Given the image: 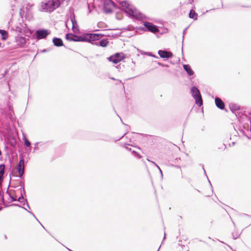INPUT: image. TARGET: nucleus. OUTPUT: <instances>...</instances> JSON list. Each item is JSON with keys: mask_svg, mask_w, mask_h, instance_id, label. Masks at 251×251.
Here are the masks:
<instances>
[{"mask_svg": "<svg viewBox=\"0 0 251 251\" xmlns=\"http://www.w3.org/2000/svg\"><path fill=\"white\" fill-rule=\"evenodd\" d=\"M61 5L59 0H44L39 5L38 10L42 12L50 13L58 8Z\"/></svg>", "mask_w": 251, "mask_h": 251, "instance_id": "f257e3e1", "label": "nucleus"}, {"mask_svg": "<svg viewBox=\"0 0 251 251\" xmlns=\"http://www.w3.org/2000/svg\"><path fill=\"white\" fill-rule=\"evenodd\" d=\"M120 6L123 10L127 14V15L131 17L134 18L136 19H144L146 18V16L137 10L136 9L130 5L126 1H123L120 3Z\"/></svg>", "mask_w": 251, "mask_h": 251, "instance_id": "f03ea898", "label": "nucleus"}, {"mask_svg": "<svg viewBox=\"0 0 251 251\" xmlns=\"http://www.w3.org/2000/svg\"><path fill=\"white\" fill-rule=\"evenodd\" d=\"M191 93L193 98L195 99L196 104L199 106L202 105L203 101L200 90L196 86H193L191 89Z\"/></svg>", "mask_w": 251, "mask_h": 251, "instance_id": "7ed1b4c3", "label": "nucleus"}, {"mask_svg": "<svg viewBox=\"0 0 251 251\" xmlns=\"http://www.w3.org/2000/svg\"><path fill=\"white\" fill-rule=\"evenodd\" d=\"M240 123L242 125L243 128L249 131V126L251 130V118L246 115L242 114L238 117Z\"/></svg>", "mask_w": 251, "mask_h": 251, "instance_id": "20e7f679", "label": "nucleus"}, {"mask_svg": "<svg viewBox=\"0 0 251 251\" xmlns=\"http://www.w3.org/2000/svg\"><path fill=\"white\" fill-rule=\"evenodd\" d=\"M66 39L67 40L74 42H85L87 40V37L77 36L72 33H67L66 35Z\"/></svg>", "mask_w": 251, "mask_h": 251, "instance_id": "39448f33", "label": "nucleus"}, {"mask_svg": "<svg viewBox=\"0 0 251 251\" xmlns=\"http://www.w3.org/2000/svg\"><path fill=\"white\" fill-rule=\"evenodd\" d=\"M116 4L112 0H105L103 3V10L105 13L109 14L112 12V7H115Z\"/></svg>", "mask_w": 251, "mask_h": 251, "instance_id": "423d86ee", "label": "nucleus"}, {"mask_svg": "<svg viewBox=\"0 0 251 251\" xmlns=\"http://www.w3.org/2000/svg\"><path fill=\"white\" fill-rule=\"evenodd\" d=\"M14 48H23L26 43L25 39L23 36H16L14 41Z\"/></svg>", "mask_w": 251, "mask_h": 251, "instance_id": "0eeeda50", "label": "nucleus"}, {"mask_svg": "<svg viewBox=\"0 0 251 251\" xmlns=\"http://www.w3.org/2000/svg\"><path fill=\"white\" fill-rule=\"evenodd\" d=\"M143 24L145 26L147 30L155 33L158 32L159 30L158 26L149 22H143Z\"/></svg>", "mask_w": 251, "mask_h": 251, "instance_id": "6e6552de", "label": "nucleus"}, {"mask_svg": "<svg viewBox=\"0 0 251 251\" xmlns=\"http://www.w3.org/2000/svg\"><path fill=\"white\" fill-rule=\"evenodd\" d=\"M103 34L99 33H90L88 34L87 40L85 42L91 43H95L98 42L97 41L100 39L103 36Z\"/></svg>", "mask_w": 251, "mask_h": 251, "instance_id": "1a4fd4ad", "label": "nucleus"}, {"mask_svg": "<svg viewBox=\"0 0 251 251\" xmlns=\"http://www.w3.org/2000/svg\"><path fill=\"white\" fill-rule=\"evenodd\" d=\"M50 32L46 29H39L36 31L35 36L37 39H45L48 35H49Z\"/></svg>", "mask_w": 251, "mask_h": 251, "instance_id": "9d476101", "label": "nucleus"}, {"mask_svg": "<svg viewBox=\"0 0 251 251\" xmlns=\"http://www.w3.org/2000/svg\"><path fill=\"white\" fill-rule=\"evenodd\" d=\"M124 59L123 54L122 53H116L108 58L109 61L114 64H117Z\"/></svg>", "mask_w": 251, "mask_h": 251, "instance_id": "9b49d317", "label": "nucleus"}, {"mask_svg": "<svg viewBox=\"0 0 251 251\" xmlns=\"http://www.w3.org/2000/svg\"><path fill=\"white\" fill-rule=\"evenodd\" d=\"M18 171L19 177L22 178L25 173V160L23 157L20 158L19 160Z\"/></svg>", "mask_w": 251, "mask_h": 251, "instance_id": "f8f14e48", "label": "nucleus"}, {"mask_svg": "<svg viewBox=\"0 0 251 251\" xmlns=\"http://www.w3.org/2000/svg\"><path fill=\"white\" fill-rule=\"evenodd\" d=\"M158 54L161 58L166 59L171 58L173 55L172 52L165 50H159Z\"/></svg>", "mask_w": 251, "mask_h": 251, "instance_id": "ddd939ff", "label": "nucleus"}, {"mask_svg": "<svg viewBox=\"0 0 251 251\" xmlns=\"http://www.w3.org/2000/svg\"><path fill=\"white\" fill-rule=\"evenodd\" d=\"M71 21L72 23V30L74 33H77L78 31V27L77 24V21L75 19L74 14L71 15Z\"/></svg>", "mask_w": 251, "mask_h": 251, "instance_id": "4468645a", "label": "nucleus"}, {"mask_svg": "<svg viewBox=\"0 0 251 251\" xmlns=\"http://www.w3.org/2000/svg\"><path fill=\"white\" fill-rule=\"evenodd\" d=\"M215 102L216 106L220 109H224L225 107V105L223 100L219 98H215Z\"/></svg>", "mask_w": 251, "mask_h": 251, "instance_id": "2eb2a0df", "label": "nucleus"}, {"mask_svg": "<svg viewBox=\"0 0 251 251\" xmlns=\"http://www.w3.org/2000/svg\"><path fill=\"white\" fill-rule=\"evenodd\" d=\"M52 42L54 46L59 47L63 46L62 40L60 38L54 37L52 39Z\"/></svg>", "mask_w": 251, "mask_h": 251, "instance_id": "dca6fc26", "label": "nucleus"}, {"mask_svg": "<svg viewBox=\"0 0 251 251\" xmlns=\"http://www.w3.org/2000/svg\"><path fill=\"white\" fill-rule=\"evenodd\" d=\"M108 43V40L107 39H104L98 42H95V43H93L92 44L96 46H100L102 47H105L107 46Z\"/></svg>", "mask_w": 251, "mask_h": 251, "instance_id": "f3484780", "label": "nucleus"}, {"mask_svg": "<svg viewBox=\"0 0 251 251\" xmlns=\"http://www.w3.org/2000/svg\"><path fill=\"white\" fill-rule=\"evenodd\" d=\"M184 70L189 75H192L194 74V72L192 69L191 66L189 64H184L183 65Z\"/></svg>", "mask_w": 251, "mask_h": 251, "instance_id": "a211bd4d", "label": "nucleus"}, {"mask_svg": "<svg viewBox=\"0 0 251 251\" xmlns=\"http://www.w3.org/2000/svg\"><path fill=\"white\" fill-rule=\"evenodd\" d=\"M189 17L190 18L193 19L194 20H196L197 19L198 14L194 10L191 9L190 11Z\"/></svg>", "mask_w": 251, "mask_h": 251, "instance_id": "6ab92c4d", "label": "nucleus"}, {"mask_svg": "<svg viewBox=\"0 0 251 251\" xmlns=\"http://www.w3.org/2000/svg\"><path fill=\"white\" fill-rule=\"evenodd\" d=\"M0 34L3 40H5L8 38V32L6 30L0 29Z\"/></svg>", "mask_w": 251, "mask_h": 251, "instance_id": "aec40b11", "label": "nucleus"}, {"mask_svg": "<svg viewBox=\"0 0 251 251\" xmlns=\"http://www.w3.org/2000/svg\"><path fill=\"white\" fill-rule=\"evenodd\" d=\"M229 108L232 112L237 111L240 109L239 106L235 103H230Z\"/></svg>", "mask_w": 251, "mask_h": 251, "instance_id": "412c9836", "label": "nucleus"}, {"mask_svg": "<svg viewBox=\"0 0 251 251\" xmlns=\"http://www.w3.org/2000/svg\"><path fill=\"white\" fill-rule=\"evenodd\" d=\"M8 109H9V112L7 114V115L8 117L11 120H12L13 118V116L14 114V111H13V108L11 107V106H8Z\"/></svg>", "mask_w": 251, "mask_h": 251, "instance_id": "4be33fe9", "label": "nucleus"}, {"mask_svg": "<svg viewBox=\"0 0 251 251\" xmlns=\"http://www.w3.org/2000/svg\"><path fill=\"white\" fill-rule=\"evenodd\" d=\"M23 141L24 142V145L27 147H30L31 143L26 138L25 136L23 137Z\"/></svg>", "mask_w": 251, "mask_h": 251, "instance_id": "5701e85b", "label": "nucleus"}, {"mask_svg": "<svg viewBox=\"0 0 251 251\" xmlns=\"http://www.w3.org/2000/svg\"><path fill=\"white\" fill-rule=\"evenodd\" d=\"M12 29L19 33H21L23 32V29L19 26H16L15 27L12 28Z\"/></svg>", "mask_w": 251, "mask_h": 251, "instance_id": "b1692460", "label": "nucleus"}, {"mask_svg": "<svg viewBox=\"0 0 251 251\" xmlns=\"http://www.w3.org/2000/svg\"><path fill=\"white\" fill-rule=\"evenodd\" d=\"M100 139L109 142L110 141V138L109 137L106 135H103L101 138H100Z\"/></svg>", "mask_w": 251, "mask_h": 251, "instance_id": "393cba45", "label": "nucleus"}, {"mask_svg": "<svg viewBox=\"0 0 251 251\" xmlns=\"http://www.w3.org/2000/svg\"><path fill=\"white\" fill-rule=\"evenodd\" d=\"M240 235V233H239L238 232H234L232 233V236L234 239H236L238 238L239 237Z\"/></svg>", "mask_w": 251, "mask_h": 251, "instance_id": "a878e982", "label": "nucleus"}, {"mask_svg": "<svg viewBox=\"0 0 251 251\" xmlns=\"http://www.w3.org/2000/svg\"><path fill=\"white\" fill-rule=\"evenodd\" d=\"M18 201L21 203H23V201H27L26 199H24L23 194H21V195L19 197Z\"/></svg>", "mask_w": 251, "mask_h": 251, "instance_id": "bb28decb", "label": "nucleus"}, {"mask_svg": "<svg viewBox=\"0 0 251 251\" xmlns=\"http://www.w3.org/2000/svg\"><path fill=\"white\" fill-rule=\"evenodd\" d=\"M132 153L133 154V155H134L135 157H137L138 158H141L142 157V156L135 151H132Z\"/></svg>", "mask_w": 251, "mask_h": 251, "instance_id": "cd10ccee", "label": "nucleus"}, {"mask_svg": "<svg viewBox=\"0 0 251 251\" xmlns=\"http://www.w3.org/2000/svg\"><path fill=\"white\" fill-rule=\"evenodd\" d=\"M152 163L158 168V169H159V172L160 173V174H161V177L162 178L163 177V173H162V172L161 170V169L160 168V167L154 162H152Z\"/></svg>", "mask_w": 251, "mask_h": 251, "instance_id": "c85d7f7f", "label": "nucleus"}, {"mask_svg": "<svg viewBox=\"0 0 251 251\" xmlns=\"http://www.w3.org/2000/svg\"><path fill=\"white\" fill-rule=\"evenodd\" d=\"M39 142H37L34 144V151L36 150H37L38 149V145L39 144Z\"/></svg>", "mask_w": 251, "mask_h": 251, "instance_id": "c756f323", "label": "nucleus"}, {"mask_svg": "<svg viewBox=\"0 0 251 251\" xmlns=\"http://www.w3.org/2000/svg\"><path fill=\"white\" fill-rule=\"evenodd\" d=\"M187 28H188V27H186V28H185L183 30V31L182 42H183V40H184V34L185 33V32H186V30H187Z\"/></svg>", "mask_w": 251, "mask_h": 251, "instance_id": "7c9ffc66", "label": "nucleus"}, {"mask_svg": "<svg viewBox=\"0 0 251 251\" xmlns=\"http://www.w3.org/2000/svg\"><path fill=\"white\" fill-rule=\"evenodd\" d=\"M147 54L148 55H149V56H152V57H155V58H158V56H155V55H152V53H151V52H147Z\"/></svg>", "mask_w": 251, "mask_h": 251, "instance_id": "2f4dec72", "label": "nucleus"}, {"mask_svg": "<svg viewBox=\"0 0 251 251\" xmlns=\"http://www.w3.org/2000/svg\"><path fill=\"white\" fill-rule=\"evenodd\" d=\"M29 213H30L31 215L33 216V217H34L37 220H38V219L36 218V216H35V215L33 213H32V212L31 211H29L28 210H26Z\"/></svg>", "mask_w": 251, "mask_h": 251, "instance_id": "473e14b6", "label": "nucleus"}, {"mask_svg": "<svg viewBox=\"0 0 251 251\" xmlns=\"http://www.w3.org/2000/svg\"><path fill=\"white\" fill-rule=\"evenodd\" d=\"M13 205L14 206H18L19 207H21V208H22L23 209H24L25 210H27V209L25 208V207H22L21 206V205H20L19 204H13Z\"/></svg>", "mask_w": 251, "mask_h": 251, "instance_id": "72a5a7b5", "label": "nucleus"}, {"mask_svg": "<svg viewBox=\"0 0 251 251\" xmlns=\"http://www.w3.org/2000/svg\"><path fill=\"white\" fill-rule=\"evenodd\" d=\"M22 189H23V191H22L21 194H23V195H25V188H24V185L22 186Z\"/></svg>", "mask_w": 251, "mask_h": 251, "instance_id": "f704fd0d", "label": "nucleus"}, {"mask_svg": "<svg viewBox=\"0 0 251 251\" xmlns=\"http://www.w3.org/2000/svg\"><path fill=\"white\" fill-rule=\"evenodd\" d=\"M239 131H240L241 132H242V133L243 134V135H244L245 136H246L249 138V137H248L246 135V134H245V131L243 130V129H239Z\"/></svg>", "mask_w": 251, "mask_h": 251, "instance_id": "c9c22d12", "label": "nucleus"}, {"mask_svg": "<svg viewBox=\"0 0 251 251\" xmlns=\"http://www.w3.org/2000/svg\"><path fill=\"white\" fill-rule=\"evenodd\" d=\"M166 233L164 232V237H163V241H162L161 245L163 244L164 240L166 239Z\"/></svg>", "mask_w": 251, "mask_h": 251, "instance_id": "e433bc0d", "label": "nucleus"}, {"mask_svg": "<svg viewBox=\"0 0 251 251\" xmlns=\"http://www.w3.org/2000/svg\"><path fill=\"white\" fill-rule=\"evenodd\" d=\"M158 65H159V66H161L162 67H164L165 66V64L162 63H160V62H158L157 63Z\"/></svg>", "mask_w": 251, "mask_h": 251, "instance_id": "4c0bfd02", "label": "nucleus"}, {"mask_svg": "<svg viewBox=\"0 0 251 251\" xmlns=\"http://www.w3.org/2000/svg\"><path fill=\"white\" fill-rule=\"evenodd\" d=\"M10 198L11 199L12 201H16V199L14 198L13 197H12V196H11L10 195Z\"/></svg>", "mask_w": 251, "mask_h": 251, "instance_id": "58836bf2", "label": "nucleus"}, {"mask_svg": "<svg viewBox=\"0 0 251 251\" xmlns=\"http://www.w3.org/2000/svg\"><path fill=\"white\" fill-rule=\"evenodd\" d=\"M11 144L12 146H14L16 144V141H14V142H11Z\"/></svg>", "mask_w": 251, "mask_h": 251, "instance_id": "ea45409f", "label": "nucleus"}, {"mask_svg": "<svg viewBox=\"0 0 251 251\" xmlns=\"http://www.w3.org/2000/svg\"><path fill=\"white\" fill-rule=\"evenodd\" d=\"M125 147L127 150H128V151H131L132 152V151H131V148H128L127 147H126V146H125Z\"/></svg>", "mask_w": 251, "mask_h": 251, "instance_id": "a19ab883", "label": "nucleus"}, {"mask_svg": "<svg viewBox=\"0 0 251 251\" xmlns=\"http://www.w3.org/2000/svg\"><path fill=\"white\" fill-rule=\"evenodd\" d=\"M26 206H27V208H28L30 209L29 205V204H28V202H27V201H26Z\"/></svg>", "mask_w": 251, "mask_h": 251, "instance_id": "79ce46f5", "label": "nucleus"}, {"mask_svg": "<svg viewBox=\"0 0 251 251\" xmlns=\"http://www.w3.org/2000/svg\"><path fill=\"white\" fill-rule=\"evenodd\" d=\"M129 128V127L128 126L126 125V129L128 130Z\"/></svg>", "mask_w": 251, "mask_h": 251, "instance_id": "37998d69", "label": "nucleus"}, {"mask_svg": "<svg viewBox=\"0 0 251 251\" xmlns=\"http://www.w3.org/2000/svg\"><path fill=\"white\" fill-rule=\"evenodd\" d=\"M25 202H26L25 201H23V203H22L23 205H25Z\"/></svg>", "mask_w": 251, "mask_h": 251, "instance_id": "c03bdc74", "label": "nucleus"}, {"mask_svg": "<svg viewBox=\"0 0 251 251\" xmlns=\"http://www.w3.org/2000/svg\"><path fill=\"white\" fill-rule=\"evenodd\" d=\"M126 134V133H124V134L119 139V140L122 138Z\"/></svg>", "mask_w": 251, "mask_h": 251, "instance_id": "a18cd8bd", "label": "nucleus"}, {"mask_svg": "<svg viewBox=\"0 0 251 251\" xmlns=\"http://www.w3.org/2000/svg\"><path fill=\"white\" fill-rule=\"evenodd\" d=\"M192 2H191V0H188V3H191H191H192Z\"/></svg>", "mask_w": 251, "mask_h": 251, "instance_id": "49530a36", "label": "nucleus"}, {"mask_svg": "<svg viewBox=\"0 0 251 251\" xmlns=\"http://www.w3.org/2000/svg\"><path fill=\"white\" fill-rule=\"evenodd\" d=\"M139 29H142V30H145V29H144V27H141V28H140Z\"/></svg>", "mask_w": 251, "mask_h": 251, "instance_id": "de8ad7c7", "label": "nucleus"}, {"mask_svg": "<svg viewBox=\"0 0 251 251\" xmlns=\"http://www.w3.org/2000/svg\"><path fill=\"white\" fill-rule=\"evenodd\" d=\"M2 202H3V205H5V202H4V201H3V199H2Z\"/></svg>", "mask_w": 251, "mask_h": 251, "instance_id": "09e8293b", "label": "nucleus"}, {"mask_svg": "<svg viewBox=\"0 0 251 251\" xmlns=\"http://www.w3.org/2000/svg\"><path fill=\"white\" fill-rule=\"evenodd\" d=\"M88 8H89V9H90L89 6H88ZM89 12H90H90H91V10H89Z\"/></svg>", "mask_w": 251, "mask_h": 251, "instance_id": "8fccbe9b", "label": "nucleus"}, {"mask_svg": "<svg viewBox=\"0 0 251 251\" xmlns=\"http://www.w3.org/2000/svg\"><path fill=\"white\" fill-rule=\"evenodd\" d=\"M203 170H204V172L205 174H206V172L205 171L204 169V168H203ZM205 175L206 176V175Z\"/></svg>", "mask_w": 251, "mask_h": 251, "instance_id": "3c124183", "label": "nucleus"}, {"mask_svg": "<svg viewBox=\"0 0 251 251\" xmlns=\"http://www.w3.org/2000/svg\"><path fill=\"white\" fill-rule=\"evenodd\" d=\"M208 181H209V184H210V185H211V186H212V185H211V183H210V181L209 180H208Z\"/></svg>", "mask_w": 251, "mask_h": 251, "instance_id": "603ef678", "label": "nucleus"}, {"mask_svg": "<svg viewBox=\"0 0 251 251\" xmlns=\"http://www.w3.org/2000/svg\"><path fill=\"white\" fill-rule=\"evenodd\" d=\"M40 225L41 226H43V227L45 228V227L43 226V225H42V224L41 223H40Z\"/></svg>", "mask_w": 251, "mask_h": 251, "instance_id": "864d4df0", "label": "nucleus"}, {"mask_svg": "<svg viewBox=\"0 0 251 251\" xmlns=\"http://www.w3.org/2000/svg\"><path fill=\"white\" fill-rule=\"evenodd\" d=\"M40 225L41 226H43V227L45 228V227L43 226V225H42V224L41 223H40Z\"/></svg>", "mask_w": 251, "mask_h": 251, "instance_id": "5fc2aeb1", "label": "nucleus"}, {"mask_svg": "<svg viewBox=\"0 0 251 251\" xmlns=\"http://www.w3.org/2000/svg\"><path fill=\"white\" fill-rule=\"evenodd\" d=\"M40 225L41 226H43V227L45 228V227L43 226V225H42V224L41 223H40Z\"/></svg>", "mask_w": 251, "mask_h": 251, "instance_id": "6e6d98bb", "label": "nucleus"}, {"mask_svg": "<svg viewBox=\"0 0 251 251\" xmlns=\"http://www.w3.org/2000/svg\"><path fill=\"white\" fill-rule=\"evenodd\" d=\"M40 225L41 226H43V227L45 228V227L43 226V225H42V224L41 223H40Z\"/></svg>", "mask_w": 251, "mask_h": 251, "instance_id": "4d7b16f0", "label": "nucleus"}, {"mask_svg": "<svg viewBox=\"0 0 251 251\" xmlns=\"http://www.w3.org/2000/svg\"><path fill=\"white\" fill-rule=\"evenodd\" d=\"M111 78L113 80H115V78H114V77H111Z\"/></svg>", "mask_w": 251, "mask_h": 251, "instance_id": "13d9d810", "label": "nucleus"}, {"mask_svg": "<svg viewBox=\"0 0 251 251\" xmlns=\"http://www.w3.org/2000/svg\"><path fill=\"white\" fill-rule=\"evenodd\" d=\"M46 50L45 49L43 50V52H46Z\"/></svg>", "mask_w": 251, "mask_h": 251, "instance_id": "bf43d9fd", "label": "nucleus"}, {"mask_svg": "<svg viewBox=\"0 0 251 251\" xmlns=\"http://www.w3.org/2000/svg\"><path fill=\"white\" fill-rule=\"evenodd\" d=\"M169 66L168 65H165V66L164 67H168Z\"/></svg>", "mask_w": 251, "mask_h": 251, "instance_id": "052dcab7", "label": "nucleus"}, {"mask_svg": "<svg viewBox=\"0 0 251 251\" xmlns=\"http://www.w3.org/2000/svg\"><path fill=\"white\" fill-rule=\"evenodd\" d=\"M160 247H161V246L159 247V249H158V250L157 251H159V250L160 248Z\"/></svg>", "mask_w": 251, "mask_h": 251, "instance_id": "680f3d73", "label": "nucleus"}, {"mask_svg": "<svg viewBox=\"0 0 251 251\" xmlns=\"http://www.w3.org/2000/svg\"><path fill=\"white\" fill-rule=\"evenodd\" d=\"M235 144L234 142H232V145H234Z\"/></svg>", "mask_w": 251, "mask_h": 251, "instance_id": "e2e57ef3", "label": "nucleus"}, {"mask_svg": "<svg viewBox=\"0 0 251 251\" xmlns=\"http://www.w3.org/2000/svg\"><path fill=\"white\" fill-rule=\"evenodd\" d=\"M244 215H245V216H249L248 215H247V214H244Z\"/></svg>", "mask_w": 251, "mask_h": 251, "instance_id": "0e129e2a", "label": "nucleus"}, {"mask_svg": "<svg viewBox=\"0 0 251 251\" xmlns=\"http://www.w3.org/2000/svg\"><path fill=\"white\" fill-rule=\"evenodd\" d=\"M178 159H179V160H180V158H178ZM176 160H178V159H177V158H176Z\"/></svg>", "mask_w": 251, "mask_h": 251, "instance_id": "69168bd1", "label": "nucleus"}, {"mask_svg": "<svg viewBox=\"0 0 251 251\" xmlns=\"http://www.w3.org/2000/svg\"><path fill=\"white\" fill-rule=\"evenodd\" d=\"M191 2H193V1H194V0H191Z\"/></svg>", "mask_w": 251, "mask_h": 251, "instance_id": "338daca9", "label": "nucleus"}, {"mask_svg": "<svg viewBox=\"0 0 251 251\" xmlns=\"http://www.w3.org/2000/svg\"><path fill=\"white\" fill-rule=\"evenodd\" d=\"M2 208L0 207V210H1Z\"/></svg>", "mask_w": 251, "mask_h": 251, "instance_id": "774afa93", "label": "nucleus"}]
</instances>
